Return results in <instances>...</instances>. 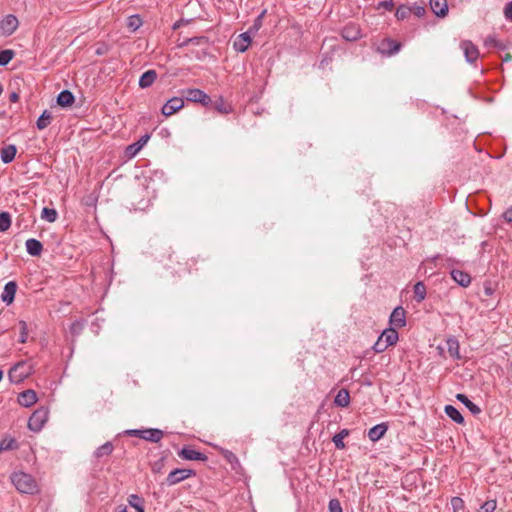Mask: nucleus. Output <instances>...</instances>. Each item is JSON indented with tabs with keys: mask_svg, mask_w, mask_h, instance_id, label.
I'll list each match as a JSON object with an SVG mask.
<instances>
[{
	"mask_svg": "<svg viewBox=\"0 0 512 512\" xmlns=\"http://www.w3.org/2000/svg\"><path fill=\"white\" fill-rule=\"evenodd\" d=\"M11 480L20 493L34 494L38 491L37 483L30 474L15 472L12 474Z\"/></svg>",
	"mask_w": 512,
	"mask_h": 512,
	"instance_id": "1",
	"label": "nucleus"
},
{
	"mask_svg": "<svg viewBox=\"0 0 512 512\" xmlns=\"http://www.w3.org/2000/svg\"><path fill=\"white\" fill-rule=\"evenodd\" d=\"M126 434L152 443H158L164 437V432L158 428L131 429L127 430Z\"/></svg>",
	"mask_w": 512,
	"mask_h": 512,
	"instance_id": "2",
	"label": "nucleus"
},
{
	"mask_svg": "<svg viewBox=\"0 0 512 512\" xmlns=\"http://www.w3.org/2000/svg\"><path fill=\"white\" fill-rule=\"evenodd\" d=\"M49 410L47 407L36 409L28 420V428L33 432H39L48 420Z\"/></svg>",
	"mask_w": 512,
	"mask_h": 512,
	"instance_id": "3",
	"label": "nucleus"
},
{
	"mask_svg": "<svg viewBox=\"0 0 512 512\" xmlns=\"http://www.w3.org/2000/svg\"><path fill=\"white\" fill-rule=\"evenodd\" d=\"M195 475H196V472L193 469L176 468L168 474V476L165 480V484L167 486H174V485L188 479L189 477H192Z\"/></svg>",
	"mask_w": 512,
	"mask_h": 512,
	"instance_id": "4",
	"label": "nucleus"
},
{
	"mask_svg": "<svg viewBox=\"0 0 512 512\" xmlns=\"http://www.w3.org/2000/svg\"><path fill=\"white\" fill-rule=\"evenodd\" d=\"M30 370L31 368L26 364V362H19L9 370V379L13 383H20L30 375Z\"/></svg>",
	"mask_w": 512,
	"mask_h": 512,
	"instance_id": "5",
	"label": "nucleus"
},
{
	"mask_svg": "<svg viewBox=\"0 0 512 512\" xmlns=\"http://www.w3.org/2000/svg\"><path fill=\"white\" fill-rule=\"evenodd\" d=\"M19 21L13 14H8L0 20V34L3 36L12 35L18 28Z\"/></svg>",
	"mask_w": 512,
	"mask_h": 512,
	"instance_id": "6",
	"label": "nucleus"
},
{
	"mask_svg": "<svg viewBox=\"0 0 512 512\" xmlns=\"http://www.w3.org/2000/svg\"><path fill=\"white\" fill-rule=\"evenodd\" d=\"M401 43L391 38H384L378 45V52L383 55L392 56L400 51Z\"/></svg>",
	"mask_w": 512,
	"mask_h": 512,
	"instance_id": "7",
	"label": "nucleus"
},
{
	"mask_svg": "<svg viewBox=\"0 0 512 512\" xmlns=\"http://www.w3.org/2000/svg\"><path fill=\"white\" fill-rule=\"evenodd\" d=\"M184 107V99L181 97H172L162 107L161 112L164 116H171Z\"/></svg>",
	"mask_w": 512,
	"mask_h": 512,
	"instance_id": "8",
	"label": "nucleus"
},
{
	"mask_svg": "<svg viewBox=\"0 0 512 512\" xmlns=\"http://www.w3.org/2000/svg\"><path fill=\"white\" fill-rule=\"evenodd\" d=\"M460 47L463 50L465 59L468 63L476 62L479 57V50L476 45L469 40H464L461 42Z\"/></svg>",
	"mask_w": 512,
	"mask_h": 512,
	"instance_id": "9",
	"label": "nucleus"
},
{
	"mask_svg": "<svg viewBox=\"0 0 512 512\" xmlns=\"http://www.w3.org/2000/svg\"><path fill=\"white\" fill-rule=\"evenodd\" d=\"M405 315H406V312L403 307H401V306L396 307L390 315V319H389L390 325L395 329L404 327L406 325Z\"/></svg>",
	"mask_w": 512,
	"mask_h": 512,
	"instance_id": "10",
	"label": "nucleus"
},
{
	"mask_svg": "<svg viewBox=\"0 0 512 512\" xmlns=\"http://www.w3.org/2000/svg\"><path fill=\"white\" fill-rule=\"evenodd\" d=\"M178 456L184 460L190 461H206L208 457L199 451L192 449L189 446L183 447L179 452Z\"/></svg>",
	"mask_w": 512,
	"mask_h": 512,
	"instance_id": "11",
	"label": "nucleus"
},
{
	"mask_svg": "<svg viewBox=\"0 0 512 512\" xmlns=\"http://www.w3.org/2000/svg\"><path fill=\"white\" fill-rule=\"evenodd\" d=\"M16 291L17 283L15 281L7 282L4 286V290L1 295V300L7 305H10L14 301Z\"/></svg>",
	"mask_w": 512,
	"mask_h": 512,
	"instance_id": "12",
	"label": "nucleus"
},
{
	"mask_svg": "<svg viewBox=\"0 0 512 512\" xmlns=\"http://www.w3.org/2000/svg\"><path fill=\"white\" fill-rule=\"evenodd\" d=\"M250 32L246 31L241 33L237 39L234 41L233 47L237 52L244 53L247 51L252 39Z\"/></svg>",
	"mask_w": 512,
	"mask_h": 512,
	"instance_id": "13",
	"label": "nucleus"
},
{
	"mask_svg": "<svg viewBox=\"0 0 512 512\" xmlns=\"http://www.w3.org/2000/svg\"><path fill=\"white\" fill-rule=\"evenodd\" d=\"M18 403L23 407H30L37 402V395L34 390L28 389L18 395Z\"/></svg>",
	"mask_w": 512,
	"mask_h": 512,
	"instance_id": "14",
	"label": "nucleus"
},
{
	"mask_svg": "<svg viewBox=\"0 0 512 512\" xmlns=\"http://www.w3.org/2000/svg\"><path fill=\"white\" fill-rule=\"evenodd\" d=\"M446 346H447V351H448L450 357H452L453 359H456V360L461 359L460 344H459L458 339L455 336H449L446 339Z\"/></svg>",
	"mask_w": 512,
	"mask_h": 512,
	"instance_id": "15",
	"label": "nucleus"
},
{
	"mask_svg": "<svg viewBox=\"0 0 512 512\" xmlns=\"http://www.w3.org/2000/svg\"><path fill=\"white\" fill-rule=\"evenodd\" d=\"M430 8L437 17H445L448 14L447 0H430Z\"/></svg>",
	"mask_w": 512,
	"mask_h": 512,
	"instance_id": "16",
	"label": "nucleus"
},
{
	"mask_svg": "<svg viewBox=\"0 0 512 512\" xmlns=\"http://www.w3.org/2000/svg\"><path fill=\"white\" fill-rule=\"evenodd\" d=\"M387 430H388V425L386 423L377 424L369 429L368 437L372 442H376V441L380 440L385 435Z\"/></svg>",
	"mask_w": 512,
	"mask_h": 512,
	"instance_id": "17",
	"label": "nucleus"
},
{
	"mask_svg": "<svg viewBox=\"0 0 512 512\" xmlns=\"http://www.w3.org/2000/svg\"><path fill=\"white\" fill-rule=\"evenodd\" d=\"M450 274L452 279L462 287H468L471 283V276L467 272L454 269Z\"/></svg>",
	"mask_w": 512,
	"mask_h": 512,
	"instance_id": "18",
	"label": "nucleus"
},
{
	"mask_svg": "<svg viewBox=\"0 0 512 512\" xmlns=\"http://www.w3.org/2000/svg\"><path fill=\"white\" fill-rule=\"evenodd\" d=\"M17 153V148L14 144L6 145L5 147L1 148L0 151V158L1 161L5 164L11 163Z\"/></svg>",
	"mask_w": 512,
	"mask_h": 512,
	"instance_id": "19",
	"label": "nucleus"
},
{
	"mask_svg": "<svg viewBox=\"0 0 512 512\" xmlns=\"http://www.w3.org/2000/svg\"><path fill=\"white\" fill-rule=\"evenodd\" d=\"M25 246L27 253L31 256H39L43 251L42 243L35 238L26 240Z\"/></svg>",
	"mask_w": 512,
	"mask_h": 512,
	"instance_id": "20",
	"label": "nucleus"
},
{
	"mask_svg": "<svg viewBox=\"0 0 512 512\" xmlns=\"http://www.w3.org/2000/svg\"><path fill=\"white\" fill-rule=\"evenodd\" d=\"M113 450H114L113 443L110 441H107L106 443H104L103 445H101L94 451L93 456L97 460H101L105 457H109L112 454Z\"/></svg>",
	"mask_w": 512,
	"mask_h": 512,
	"instance_id": "21",
	"label": "nucleus"
},
{
	"mask_svg": "<svg viewBox=\"0 0 512 512\" xmlns=\"http://www.w3.org/2000/svg\"><path fill=\"white\" fill-rule=\"evenodd\" d=\"M150 136L148 134L143 135L136 143H133L126 148V154L130 157L135 156L142 147L147 143Z\"/></svg>",
	"mask_w": 512,
	"mask_h": 512,
	"instance_id": "22",
	"label": "nucleus"
},
{
	"mask_svg": "<svg viewBox=\"0 0 512 512\" xmlns=\"http://www.w3.org/2000/svg\"><path fill=\"white\" fill-rule=\"evenodd\" d=\"M382 339H384V342L386 343V346H392L395 345L398 341L399 335L395 328L390 327L385 329L382 334L380 335Z\"/></svg>",
	"mask_w": 512,
	"mask_h": 512,
	"instance_id": "23",
	"label": "nucleus"
},
{
	"mask_svg": "<svg viewBox=\"0 0 512 512\" xmlns=\"http://www.w3.org/2000/svg\"><path fill=\"white\" fill-rule=\"evenodd\" d=\"M75 101L73 93L69 90L61 91L57 96V104L61 107H69Z\"/></svg>",
	"mask_w": 512,
	"mask_h": 512,
	"instance_id": "24",
	"label": "nucleus"
},
{
	"mask_svg": "<svg viewBox=\"0 0 512 512\" xmlns=\"http://www.w3.org/2000/svg\"><path fill=\"white\" fill-rule=\"evenodd\" d=\"M156 79H157L156 71L155 70H147L141 75V77L139 79V86L141 88H148L155 82Z\"/></svg>",
	"mask_w": 512,
	"mask_h": 512,
	"instance_id": "25",
	"label": "nucleus"
},
{
	"mask_svg": "<svg viewBox=\"0 0 512 512\" xmlns=\"http://www.w3.org/2000/svg\"><path fill=\"white\" fill-rule=\"evenodd\" d=\"M204 91L197 88H189L182 90V96L190 102L198 103L203 95Z\"/></svg>",
	"mask_w": 512,
	"mask_h": 512,
	"instance_id": "26",
	"label": "nucleus"
},
{
	"mask_svg": "<svg viewBox=\"0 0 512 512\" xmlns=\"http://www.w3.org/2000/svg\"><path fill=\"white\" fill-rule=\"evenodd\" d=\"M444 412L455 423H457V424L464 423V417L462 416L460 411L453 405H446L444 407Z\"/></svg>",
	"mask_w": 512,
	"mask_h": 512,
	"instance_id": "27",
	"label": "nucleus"
},
{
	"mask_svg": "<svg viewBox=\"0 0 512 512\" xmlns=\"http://www.w3.org/2000/svg\"><path fill=\"white\" fill-rule=\"evenodd\" d=\"M456 399L463 403L473 415H478L481 413V408L477 404L469 400L465 394L458 393L456 395Z\"/></svg>",
	"mask_w": 512,
	"mask_h": 512,
	"instance_id": "28",
	"label": "nucleus"
},
{
	"mask_svg": "<svg viewBox=\"0 0 512 512\" xmlns=\"http://www.w3.org/2000/svg\"><path fill=\"white\" fill-rule=\"evenodd\" d=\"M334 403L338 407H347L350 404V395L348 390L340 389L334 398Z\"/></svg>",
	"mask_w": 512,
	"mask_h": 512,
	"instance_id": "29",
	"label": "nucleus"
},
{
	"mask_svg": "<svg viewBox=\"0 0 512 512\" xmlns=\"http://www.w3.org/2000/svg\"><path fill=\"white\" fill-rule=\"evenodd\" d=\"M52 120V115L48 110H44L36 121V126L39 130L47 128Z\"/></svg>",
	"mask_w": 512,
	"mask_h": 512,
	"instance_id": "30",
	"label": "nucleus"
},
{
	"mask_svg": "<svg viewBox=\"0 0 512 512\" xmlns=\"http://www.w3.org/2000/svg\"><path fill=\"white\" fill-rule=\"evenodd\" d=\"M128 503L137 512H144V499L136 494H131L128 497Z\"/></svg>",
	"mask_w": 512,
	"mask_h": 512,
	"instance_id": "31",
	"label": "nucleus"
},
{
	"mask_svg": "<svg viewBox=\"0 0 512 512\" xmlns=\"http://www.w3.org/2000/svg\"><path fill=\"white\" fill-rule=\"evenodd\" d=\"M342 36L346 40L354 41L361 37L360 30L354 26L345 27L342 31Z\"/></svg>",
	"mask_w": 512,
	"mask_h": 512,
	"instance_id": "32",
	"label": "nucleus"
},
{
	"mask_svg": "<svg viewBox=\"0 0 512 512\" xmlns=\"http://www.w3.org/2000/svg\"><path fill=\"white\" fill-rule=\"evenodd\" d=\"M426 298V286L419 281L414 285V299L417 303H421Z\"/></svg>",
	"mask_w": 512,
	"mask_h": 512,
	"instance_id": "33",
	"label": "nucleus"
},
{
	"mask_svg": "<svg viewBox=\"0 0 512 512\" xmlns=\"http://www.w3.org/2000/svg\"><path fill=\"white\" fill-rule=\"evenodd\" d=\"M349 435V430L348 429H342L340 432H338L337 434H335L332 438V441L333 443L335 444V447L337 449H344L345 448V443H344V438H346L347 436Z\"/></svg>",
	"mask_w": 512,
	"mask_h": 512,
	"instance_id": "34",
	"label": "nucleus"
},
{
	"mask_svg": "<svg viewBox=\"0 0 512 512\" xmlns=\"http://www.w3.org/2000/svg\"><path fill=\"white\" fill-rule=\"evenodd\" d=\"M58 213L54 208L44 207L41 212V219L53 223L56 221Z\"/></svg>",
	"mask_w": 512,
	"mask_h": 512,
	"instance_id": "35",
	"label": "nucleus"
},
{
	"mask_svg": "<svg viewBox=\"0 0 512 512\" xmlns=\"http://www.w3.org/2000/svg\"><path fill=\"white\" fill-rule=\"evenodd\" d=\"M143 22L140 15L135 14L128 17L127 27L130 31L135 32L142 26Z\"/></svg>",
	"mask_w": 512,
	"mask_h": 512,
	"instance_id": "36",
	"label": "nucleus"
},
{
	"mask_svg": "<svg viewBox=\"0 0 512 512\" xmlns=\"http://www.w3.org/2000/svg\"><path fill=\"white\" fill-rule=\"evenodd\" d=\"M17 448L18 444L14 438L6 437L0 441V451H9Z\"/></svg>",
	"mask_w": 512,
	"mask_h": 512,
	"instance_id": "37",
	"label": "nucleus"
},
{
	"mask_svg": "<svg viewBox=\"0 0 512 512\" xmlns=\"http://www.w3.org/2000/svg\"><path fill=\"white\" fill-rule=\"evenodd\" d=\"M11 226V215L6 211L0 212V232H6Z\"/></svg>",
	"mask_w": 512,
	"mask_h": 512,
	"instance_id": "38",
	"label": "nucleus"
},
{
	"mask_svg": "<svg viewBox=\"0 0 512 512\" xmlns=\"http://www.w3.org/2000/svg\"><path fill=\"white\" fill-rule=\"evenodd\" d=\"M265 13H266V10H263L254 20L253 24L250 26V28L248 29V32H250V34H256L260 28L262 27L263 25V19H264V16H265Z\"/></svg>",
	"mask_w": 512,
	"mask_h": 512,
	"instance_id": "39",
	"label": "nucleus"
},
{
	"mask_svg": "<svg viewBox=\"0 0 512 512\" xmlns=\"http://www.w3.org/2000/svg\"><path fill=\"white\" fill-rule=\"evenodd\" d=\"M15 56V52L11 49L0 51V66H6Z\"/></svg>",
	"mask_w": 512,
	"mask_h": 512,
	"instance_id": "40",
	"label": "nucleus"
},
{
	"mask_svg": "<svg viewBox=\"0 0 512 512\" xmlns=\"http://www.w3.org/2000/svg\"><path fill=\"white\" fill-rule=\"evenodd\" d=\"M412 13V8L406 5H400L395 12V16L398 20H404L409 17Z\"/></svg>",
	"mask_w": 512,
	"mask_h": 512,
	"instance_id": "41",
	"label": "nucleus"
},
{
	"mask_svg": "<svg viewBox=\"0 0 512 512\" xmlns=\"http://www.w3.org/2000/svg\"><path fill=\"white\" fill-rule=\"evenodd\" d=\"M222 456L225 458L226 461H228L232 467L234 468L235 465H239V460L237 456L230 450L222 449L221 450Z\"/></svg>",
	"mask_w": 512,
	"mask_h": 512,
	"instance_id": "42",
	"label": "nucleus"
},
{
	"mask_svg": "<svg viewBox=\"0 0 512 512\" xmlns=\"http://www.w3.org/2000/svg\"><path fill=\"white\" fill-rule=\"evenodd\" d=\"M18 326H19V333H20L19 342L20 343H26L27 337H28L27 323L25 321H23V320H20L18 322Z\"/></svg>",
	"mask_w": 512,
	"mask_h": 512,
	"instance_id": "43",
	"label": "nucleus"
},
{
	"mask_svg": "<svg viewBox=\"0 0 512 512\" xmlns=\"http://www.w3.org/2000/svg\"><path fill=\"white\" fill-rule=\"evenodd\" d=\"M485 45L489 46V47H495L500 50H504L506 48V45L502 41H500L492 36H489L486 38Z\"/></svg>",
	"mask_w": 512,
	"mask_h": 512,
	"instance_id": "44",
	"label": "nucleus"
},
{
	"mask_svg": "<svg viewBox=\"0 0 512 512\" xmlns=\"http://www.w3.org/2000/svg\"><path fill=\"white\" fill-rule=\"evenodd\" d=\"M83 328H84V323L80 320H76L70 325V333L73 336H78L81 334Z\"/></svg>",
	"mask_w": 512,
	"mask_h": 512,
	"instance_id": "45",
	"label": "nucleus"
},
{
	"mask_svg": "<svg viewBox=\"0 0 512 512\" xmlns=\"http://www.w3.org/2000/svg\"><path fill=\"white\" fill-rule=\"evenodd\" d=\"M496 507V500H487L481 505L480 512H494Z\"/></svg>",
	"mask_w": 512,
	"mask_h": 512,
	"instance_id": "46",
	"label": "nucleus"
},
{
	"mask_svg": "<svg viewBox=\"0 0 512 512\" xmlns=\"http://www.w3.org/2000/svg\"><path fill=\"white\" fill-rule=\"evenodd\" d=\"M451 507L453 509V512H459L460 510L464 509V501L460 497H453L451 499Z\"/></svg>",
	"mask_w": 512,
	"mask_h": 512,
	"instance_id": "47",
	"label": "nucleus"
},
{
	"mask_svg": "<svg viewBox=\"0 0 512 512\" xmlns=\"http://www.w3.org/2000/svg\"><path fill=\"white\" fill-rule=\"evenodd\" d=\"M329 512H343L340 501L337 498H333L328 503Z\"/></svg>",
	"mask_w": 512,
	"mask_h": 512,
	"instance_id": "48",
	"label": "nucleus"
},
{
	"mask_svg": "<svg viewBox=\"0 0 512 512\" xmlns=\"http://www.w3.org/2000/svg\"><path fill=\"white\" fill-rule=\"evenodd\" d=\"M215 109L222 114H228L232 110L230 106L224 103L222 98H220L219 101L215 102Z\"/></svg>",
	"mask_w": 512,
	"mask_h": 512,
	"instance_id": "49",
	"label": "nucleus"
},
{
	"mask_svg": "<svg viewBox=\"0 0 512 512\" xmlns=\"http://www.w3.org/2000/svg\"><path fill=\"white\" fill-rule=\"evenodd\" d=\"M207 42V39L205 37H193L185 40L181 46H187V45H200L202 43Z\"/></svg>",
	"mask_w": 512,
	"mask_h": 512,
	"instance_id": "50",
	"label": "nucleus"
},
{
	"mask_svg": "<svg viewBox=\"0 0 512 512\" xmlns=\"http://www.w3.org/2000/svg\"><path fill=\"white\" fill-rule=\"evenodd\" d=\"M388 346H386V343L384 342V339H382L380 336L378 337L377 341L373 345V350L376 353L384 352Z\"/></svg>",
	"mask_w": 512,
	"mask_h": 512,
	"instance_id": "51",
	"label": "nucleus"
},
{
	"mask_svg": "<svg viewBox=\"0 0 512 512\" xmlns=\"http://www.w3.org/2000/svg\"><path fill=\"white\" fill-rule=\"evenodd\" d=\"M164 463H165V459L164 458H161L157 461H155L153 464H152V472L153 473H161L162 472V469L164 468Z\"/></svg>",
	"mask_w": 512,
	"mask_h": 512,
	"instance_id": "52",
	"label": "nucleus"
},
{
	"mask_svg": "<svg viewBox=\"0 0 512 512\" xmlns=\"http://www.w3.org/2000/svg\"><path fill=\"white\" fill-rule=\"evenodd\" d=\"M504 17L509 22H512V1L506 3L504 10H503Z\"/></svg>",
	"mask_w": 512,
	"mask_h": 512,
	"instance_id": "53",
	"label": "nucleus"
},
{
	"mask_svg": "<svg viewBox=\"0 0 512 512\" xmlns=\"http://www.w3.org/2000/svg\"><path fill=\"white\" fill-rule=\"evenodd\" d=\"M411 8H412V13H414L419 18L423 17L426 13V10L423 6L414 5Z\"/></svg>",
	"mask_w": 512,
	"mask_h": 512,
	"instance_id": "54",
	"label": "nucleus"
},
{
	"mask_svg": "<svg viewBox=\"0 0 512 512\" xmlns=\"http://www.w3.org/2000/svg\"><path fill=\"white\" fill-rule=\"evenodd\" d=\"M198 103H200L204 107H209L212 104V99L208 94L204 92Z\"/></svg>",
	"mask_w": 512,
	"mask_h": 512,
	"instance_id": "55",
	"label": "nucleus"
},
{
	"mask_svg": "<svg viewBox=\"0 0 512 512\" xmlns=\"http://www.w3.org/2000/svg\"><path fill=\"white\" fill-rule=\"evenodd\" d=\"M378 8H384L385 10L391 11L394 8L392 0L382 1L378 4Z\"/></svg>",
	"mask_w": 512,
	"mask_h": 512,
	"instance_id": "56",
	"label": "nucleus"
},
{
	"mask_svg": "<svg viewBox=\"0 0 512 512\" xmlns=\"http://www.w3.org/2000/svg\"><path fill=\"white\" fill-rule=\"evenodd\" d=\"M503 218L507 222H512V206L503 213Z\"/></svg>",
	"mask_w": 512,
	"mask_h": 512,
	"instance_id": "57",
	"label": "nucleus"
},
{
	"mask_svg": "<svg viewBox=\"0 0 512 512\" xmlns=\"http://www.w3.org/2000/svg\"><path fill=\"white\" fill-rule=\"evenodd\" d=\"M9 100L12 103H15L19 100V93L16 91H13L9 94Z\"/></svg>",
	"mask_w": 512,
	"mask_h": 512,
	"instance_id": "58",
	"label": "nucleus"
},
{
	"mask_svg": "<svg viewBox=\"0 0 512 512\" xmlns=\"http://www.w3.org/2000/svg\"><path fill=\"white\" fill-rule=\"evenodd\" d=\"M180 256L178 254H176L175 252H173L172 254L169 255V260L172 262V261H176L177 264H181L180 261Z\"/></svg>",
	"mask_w": 512,
	"mask_h": 512,
	"instance_id": "59",
	"label": "nucleus"
},
{
	"mask_svg": "<svg viewBox=\"0 0 512 512\" xmlns=\"http://www.w3.org/2000/svg\"><path fill=\"white\" fill-rule=\"evenodd\" d=\"M502 60L504 62L511 61L512 60L511 54H509V53L505 54V56L502 57Z\"/></svg>",
	"mask_w": 512,
	"mask_h": 512,
	"instance_id": "60",
	"label": "nucleus"
},
{
	"mask_svg": "<svg viewBox=\"0 0 512 512\" xmlns=\"http://www.w3.org/2000/svg\"><path fill=\"white\" fill-rule=\"evenodd\" d=\"M169 268L174 269L175 272L178 273V274H180L183 271L182 269H177L174 266H169Z\"/></svg>",
	"mask_w": 512,
	"mask_h": 512,
	"instance_id": "61",
	"label": "nucleus"
},
{
	"mask_svg": "<svg viewBox=\"0 0 512 512\" xmlns=\"http://www.w3.org/2000/svg\"><path fill=\"white\" fill-rule=\"evenodd\" d=\"M116 512H127L126 508H118Z\"/></svg>",
	"mask_w": 512,
	"mask_h": 512,
	"instance_id": "62",
	"label": "nucleus"
},
{
	"mask_svg": "<svg viewBox=\"0 0 512 512\" xmlns=\"http://www.w3.org/2000/svg\"><path fill=\"white\" fill-rule=\"evenodd\" d=\"M96 54L101 55L102 54V49H97Z\"/></svg>",
	"mask_w": 512,
	"mask_h": 512,
	"instance_id": "63",
	"label": "nucleus"
},
{
	"mask_svg": "<svg viewBox=\"0 0 512 512\" xmlns=\"http://www.w3.org/2000/svg\"><path fill=\"white\" fill-rule=\"evenodd\" d=\"M5 116V112H0V117H4Z\"/></svg>",
	"mask_w": 512,
	"mask_h": 512,
	"instance_id": "64",
	"label": "nucleus"
}]
</instances>
